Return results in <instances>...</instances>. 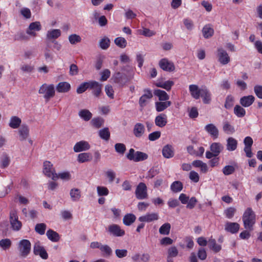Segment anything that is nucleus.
Listing matches in <instances>:
<instances>
[{
    "label": "nucleus",
    "instance_id": "f257e3e1",
    "mask_svg": "<svg viewBox=\"0 0 262 262\" xmlns=\"http://www.w3.org/2000/svg\"><path fill=\"white\" fill-rule=\"evenodd\" d=\"M242 221L244 228L250 231L253 230L256 222V214L250 207L247 208L242 216Z\"/></svg>",
    "mask_w": 262,
    "mask_h": 262
},
{
    "label": "nucleus",
    "instance_id": "f03ea898",
    "mask_svg": "<svg viewBox=\"0 0 262 262\" xmlns=\"http://www.w3.org/2000/svg\"><path fill=\"white\" fill-rule=\"evenodd\" d=\"M189 90L193 98H209L210 97V93L205 86L199 88L197 85L191 84L189 86Z\"/></svg>",
    "mask_w": 262,
    "mask_h": 262
},
{
    "label": "nucleus",
    "instance_id": "7ed1b4c3",
    "mask_svg": "<svg viewBox=\"0 0 262 262\" xmlns=\"http://www.w3.org/2000/svg\"><path fill=\"white\" fill-rule=\"evenodd\" d=\"M31 248V244L29 240L22 239L19 241L18 245V250L20 256L27 257L30 252Z\"/></svg>",
    "mask_w": 262,
    "mask_h": 262
},
{
    "label": "nucleus",
    "instance_id": "20e7f679",
    "mask_svg": "<svg viewBox=\"0 0 262 262\" xmlns=\"http://www.w3.org/2000/svg\"><path fill=\"white\" fill-rule=\"evenodd\" d=\"M43 172L47 177L53 180L58 179L57 174L55 172L53 164L49 161H47L43 163Z\"/></svg>",
    "mask_w": 262,
    "mask_h": 262
},
{
    "label": "nucleus",
    "instance_id": "39448f33",
    "mask_svg": "<svg viewBox=\"0 0 262 262\" xmlns=\"http://www.w3.org/2000/svg\"><path fill=\"white\" fill-rule=\"evenodd\" d=\"M39 93L44 94L45 98L53 97L55 95L54 85L52 84L48 85L45 83L40 86Z\"/></svg>",
    "mask_w": 262,
    "mask_h": 262
},
{
    "label": "nucleus",
    "instance_id": "423d86ee",
    "mask_svg": "<svg viewBox=\"0 0 262 262\" xmlns=\"http://www.w3.org/2000/svg\"><path fill=\"white\" fill-rule=\"evenodd\" d=\"M135 194L137 199L139 200H143L147 198V189L145 183H140L135 190Z\"/></svg>",
    "mask_w": 262,
    "mask_h": 262
},
{
    "label": "nucleus",
    "instance_id": "0eeeda50",
    "mask_svg": "<svg viewBox=\"0 0 262 262\" xmlns=\"http://www.w3.org/2000/svg\"><path fill=\"white\" fill-rule=\"evenodd\" d=\"M88 82V89L92 91V93L96 97L100 96L101 92L102 84L96 81H89Z\"/></svg>",
    "mask_w": 262,
    "mask_h": 262
},
{
    "label": "nucleus",
    "instance_id": "6e6552de",
    "mask_svg": "<svg viewBox=\"0 0 262 262\" xmlns=\"http://www.w3.org/2000/svg\"><path fill=\"white\" fill-rule=\"evenodd\" d=\"M217 56L218 61L223 65L228 64L230 61V57L227 52L222 48L217 49Z\"/></svg>",
    "mask_w": 262,
    "mask_h": 262
},
{
    "label": "nucleus",
    "instance_id": "1a4fd4ad",
    "mask_svg": "<svg viewBox=\"0 0 262 262\" xmlns=\"http://www.w3.org/2000/svg\"><path fill=\"white\" fill-rule=\"evenodd\" d=\"M33 253L35 255H39L43 259H47L48 258V254L46 250L43 247L40 245L39 242H37L34 244Z\"/></svg>",
    "mask_w": 262,
    "mask_h": 262
},
{
    "label": "nucleus",
    "instance_id": "9d476101",
    "mask_svg": "<svg viewBox=\"0 0 262 262\" xmlns=\"http://www.w3.org/2000/svg\"><path fill=\"white\" fill-rule=\"evenodd\" d=\"M10 222L13 230L18 231L21 228V223L18 221V216L15 211L11 212L10 214Z\"/></svg>",
    "mask_w": 262,
    "mask_h": 262
},
{
    "label": "nucleus",
    "instance_id": "9b49d317",
    "mask_svg": "<svg viewBox=\"0 0 262 262\" xmlns=\"http://www.w3.org/2000/svg\"><path fill=\"white\" fill-rule=\"evenodd\" d=\"M159 65L163 70L167 72H172L175 70V67L173 63L166 58L161 59L159 61Z\"/></svg>",
    "mask_w": 262,
    "mask_h": 262
},
{
    "label": "nucleus",
    "instance_id": "f8f14e48",
    "mask_svg": "<svg viewBox=\"0 0 262 262\" xmlns=\"http://www.w3.org/2000/svg\"><path fill=\"white\" fill-rule=\"evenodd\" d=\"M91 148L90 144L86 141H80L77 142L73 147L75 152H79L89 150Z\"/></svg>",
    "mask_w": 262,
    "mask_h": 262
},
{
    "label": "nucleus",
    "instance_id": "ddd939ff",
    "mask_svg": "<svg viewBox=\"0 0 262 262\" xmlns=\"http://www.w3.org/2000/svg\"><path fill=\"white\" fill-rule=\"evenodd\" d=\"M108 231L110 234L115 236H122L125 234L124 231L116 224L110 225L108 227Z\"/></svg>",
    "mask_w": 262,
    "mask_h": 262
},
{
    "label": "nucleus",
    "instance_id": "4468645a",
    "mask_svg": "<svg viewBox=\"0 0 262 262\" xmlns=\"http://www.w3.org/2000/svg\"><path fill=\"white\" fill-rule=\"evenodd\" d=\"M41 29V26L40 22L35 21L31 23L26 31V33L30 35L35 36L36 33L35 31H39Z\"/></svg>",
    "mask_w": 262,
    "mask_h": 262
},
{
    "label": "nucleus",
    "instance_id": "2eb2a0df",
    "mask_svg": "<svg viewBox=\"0 0 262 262\" xmlns=\"http://www.w3.org/2000/svg\"><path fill=\"white\" fill-rule=\"evenodd\" d=\"M159 219L157 213H148L139 217L138 220L141 222H151Z\"/></svg>",
    "mask_w": 262,
    "mask_h": 262
},
{
    "label": "nucleus",
    "instance_id": "dca6fc26",
    "mask_svg": "<svg viewBox=\"0 0 262 262\" xmlns=\"http://www.w3.org/2000/svg\"><path fill=\"white\" fill-rule=\"evenodd\" d=\"M18 132L20 141L26 140L29 136V128L26 124H22Z\"/></svg>",
    "mask_w": 262,
    "mask_h": 262
},
{
    "label": "nucleus",
    "instance_id": "f3484780",
    "mask_svg": "<svg viewBox=\"0 0 262 262\" xmlns=\"http://www.w3.org/2000/svg\"><path fill=\"white\" fill-rule=\"evenodd\" d=\"M239 227V224L237 223L227 222L225 225V230L228 232L234 234L238 232Z\"/></svg>",
    "mask_w": 262,
    "mask_h": 262
},
{
    "label": "nucleus",
    "instance_id": "a211bd4d",
    "mask_svg": "<svg viewBox=\"0 0 262 262\" xmlns=\"http://www.w3.org/2000/svg\"><path fill=\"white\" fill-rule=\"evenodd\" d=\"M174 155V148L171 145L167 144L163 147L162 155L165 158H171Z\"/></svg>",
    "mask_w": 262,
    "mask_h": 262
},
{
    "label": "nucleus",
    "instance_id": "6ab92c4d",
    "mask_svg": "<svg viewBox=\"0 0 262 262\" xmlns=\"http://www.w3.org/2000/svg\"><path fill=\"white\" fill-rule=\"evenodd\" d=\"M205 130L213 138L216 139L219 136V130L213 124L206 125L205 126Z\"/></svg>",
    "mask_w": 262,
    "mask_h": 262
},
{
    "label": "nucleus",
    "instance_id": "aec40b11",
    "mask_svg": "<svg viewBox=\"0 0 262 262\" xmlns=\"http://www.w3.org/2000/svg\"><path fill=\"white\" fill-rule=\"evenodd\" d=\"M145 132L144 125L141 123H136L133 128V134L137 138L141 137Z\"/></svg>",
    "mask_w": 262,
    "mask_h": 262
},
{
    "label": "nucleus",
    "instance_id": "412c9836",
    "mask_svg": "<svg viewBox=\"0 0 262 262\" xmlns=\"http://www.w3.org/2000/svg\"><path fill=\"white\" fill-rule=\"evenodd\" d=\"M113 78L115 82L120 85H123L126 82L125 75L120 72H115L113 75Z\"/></svg>",
    "mask_w": 262,
    "mask_h": 262
},
{
    "label": "nucleus",
    "instance_id": "4be33fe9",
    "mask_svg": "<svg viewBox=\"0 0 262 262\" xmlns=\"http://www.w3.org/2000/svg\"><path fill=\"white\" fill-rule=\"evenodd\" d=\"M70 195L72 201L77 202L81 197V191L77 188H72L70 191Z\"/></svg>",
    "mask_w": 262,
    "mask_h": 262
},
{
    "label": "nucleus",
    "instance_id": "5701e85b",
    "mask_svg": "<svg viewBox=\"0 0 262 262\" xmlns=\"http://www.w3.org/2000/svg\"><path fill=\"white\" fill-rule=\"evenodd\" d=\"M167 123V117L164 114H160L155 118V124L157 126L163 127L166 125Z\"/></svg>",
    "mask_w": 262,
    "mask_h": 262
},
{
    "label": "nucleus",
    "instance_id": "b1692460",
    "mask_svg": "<svg viewBox=\"0 0 262 262\" xmlns=\"http://www.w3.org/2000/svg\"><path fill=\"white\" fill-rule=\"evenodd\" d=\"M56 90L59 93H67L71 89V85L67 82H60L56 86Z\"/></svg>",
    "mask_w": 262,
    "mask_h": 262
},
{
    "label": "nucleus",
    "instance_id": "393cba45",
    "mask_svg": "<svg viewBox=\"0 0 262 262\" xmlns=\"http://www.w3.org/2000/svg\"><path fill=\"white\" fill-rule=\"evenodd\" d=\"M61 35V31L59 29H52L48 31L47 39L55 40Z\"/></svg>",
    "mask_w": 262,
    "mask_h": 262
},
{
    "label": "nucleus",
    "instance_id": "a878e982",
    "mask_svg": "<svg viewBox=\"0 0 262 262\" xmlns=\"http://www.w3.org/2000/svg\"><path fill=\"white\" fill-rule=\"evenodd\" d=\"M160 100H162L161 101H158L156 102V110L158 112H162L164 111L165 109L167 108L171 104V102L169 101H164L167 99H160Z\"/></svg>",
    "mask_w": 262,
    "mask_h": 262
},
{
    "label": "nucleus",
    "instance_id": "bb28decb",
    "mask_svg": "<svg viewBox=\"0 0 262 262\" xmlns=\"http://www.w3.org/2000/svg\"><path fill=\"white\" fill-rule=\"evenodd\" d=\"M237 141L233 137H229L227 140L226 148L228 151H234L237 148Z\"/></svg>",
    "mask_w": 262,
    "mask_h": 262
},
{
    "label": "nucleus",
    "instance_id": "cd10ccee",
    "mask_svg": "<svg viewBox=\"0 0 262 262\" xmlns=\"http://www.w3.org/2000/svg\"><path fill=\"white\" fill-rule=\"evenodd\" d=\"M208 243L209 248L215 253L219 252L222 249L221 246L217 244L215 239L212 237L208 240Z\"/></svg>",
    "mask_w": 262,
    "mask_h": 262
},
{
    "label": "nucleus",
    "instance_id": "c85d7f7f",
    "mask_svg": "<svg viewBox=\"0 0 262 262\" xmlns=\"http://www.w3.org/2000/svg\"><path fill=\"white\" fill-rule=\"evenodd\" d=\"M92 159V156L89 152H82L77 156V161L79 163H82L90 161Z\"/></svg>",
    "mask_w": 262,
    "mask_h": 262
},
{
    "label": "nucleus",
    "instance_id": "c756f323",
    "mask_svg": "<svg viewBox=\"0 0 262 262\" xmlns=\"http://www.w3.org/2000/svg\"><path fill=\"white\" fill-rule=\"evenodd\" d=\"M21 123V120L20 118L17 116H12L10 119L9 125L11 128L16 129L18 128Z\"/></svg>",
    "mask_w": 262,
    "mask_h": 262
},
{
    "label": "nucleus",
    "instance_id": "7c9ffc66",
    "mask_svg": "<svg viewBox=\"0 0 262 262\" xmlns=\"http://www.w3.org/2000/svg\"><path fill=\"white\" fill-rule=\"evenodd\" d=\"M210 151L214 152L217 156L223 150L224 147L222 144L219 142H214L211 144Z\"/></svg>",
    "mask_w": 262,
    "mask_h": 262
},
{
    "label": "nucleus",
    "instance_id": "2f4dec72",
    "mask_svg": "<svg viewBox=\"0 0 262 262\" xmlns=\"http://www.w3.org/2000/svg\"><path fill=\"white\" fill-rule=\"evenodd\" d=\"M202 33L203 36L205 38H208L213 35L214 30L210 25H207L203 27L202 29Z\"/></svg>",
    "mask_w": 262,
    "mask_h": 262
},
{
    "label": "nucleus",
    "instance_id": "473e14b6",
    "mask_svg": "<svg viewBox=\"0 0 262 262\" xmlns=\"http://www.w3.org/2000/svg\"><path fill=\"white\" fill-rule=\"evenodd\" d=\"M136 216L132 213H128L124 215L123 219V222L126 226H129L136 220Z\"/></svg>",
    "mask_w": 262,
    "mask_h": 262
},
{
    "label": "nucleus",
    "instance_id": "72a5a7b5",
    "mask_svg": "<svg viewBox=\"0 0 262 262\" xmlns=\"http://www.w3.org/2000/svg\"><path fill=\"white\" fill-rule=\"evenodd\" d=\"M46 235L48 238L53 242H58L60 238L58 233L52 229L48 230L46 233Z\"/></svg>",
    "mask_w": 262,
    "mask_h": 262
},
{
    "label": "nucleus",
    "instance_id": "f704fd0d",
    "mask_svg": "<svg viewBox=\"0 0 262 262\" xmlns=\"http://www.w3.org/2000/svg\"><path fill=\"white\" fill-rule=\"evenodd\" d=\"M223 131L227 134L231 135L235 132V129L228 122L225 121L223 123Z\"/></svg>",
    "mask_w": 262,
    "mask_h": 262
},
{
    "label": "nucleus",
    "instance_id": "c9c22d12",
    "mask_svg": "<svg viewBox=\"0 0 262 262\" xmlns=\"http://www.w3.org/2000/svg\"><path fill=\"white\" fill-rule=\"evenodd\" d=\"M79 116L84 121H88L92 117V113L88 110H82L79 112Z\"/></svg>",
    "mask_w": 262,
    "mask_h": 262
},
{
    "label": "nucleus",
    "instance_id": "e433bc0d",
    "mask_svg": "<svg viewBox=\"0 0 262 262\" xmlns=\"http://www.w3.org/2000/svg\"><path fill=\"white\" fill-rule=\"evenodd\" d=\"M100 137L104 140L107 141L110 138V133L108 128L105 127L99 131Z\"/></svg>",
    "mask_w": 262,
    "mask_h": 262
},
{
    "label": "nucleus",
    "instance_id": "4c0bfd02",
    "mask_svg": "<svg viewBox=\"0 0 262 262\" xmlns=\"http://www.w3.org/2000/svg\"><path fill=\"white\" fill-rule=\"evenodd\" d=\"M171 189L174 192L181 191L183 189V184L181 182L177 181L173 182L171 185Z\"/></svg>",
    "mask_w": 262,
    "mask_h": 262
},
{
    "label": "nucleus",
    "instance_id": "58836bf2",
    "mask_svg": "<svg viewBox=\"0 0 262 262\" xmlns=\"http://www.w3.org/2000/svg\"><path fill=\"white\" fill-rule=\"evenodd\" d=\"M171 226L169 223H165L159 228V233L162 235H168L170 232Z\"/></svg>",
    "mask_w": 262,
    "mask_h": 262
},
{
    "label": "nucleus",
    "instance_id": "ea45409f",
    "mask_svg": "<svg viewBox=\"0 0 262 262\" xmlns=\"http://www.w3.org/2000/svg\"><path fill=\"white\" fill-rule=\"evenodd\" d=\"M10 163V159L8 155L6 154H4L2 156L1 163V167L5 168L7 167Z\"/></svg>",
    "mask_w": 262,
    "mask_h": 262
},
{
    "label": "nucleus",
    "instance_id": "a19ab883",
    "mask_svg": "<svg viewBox=\"0 0 262 262\" xmlns=\"http://www.w3.org/2000/svg\"><path fill=\"white\" fill-rule=\"evenodd\" d=\"M115 43L121 48H124L127 46V41L122 37H118L114 40Z\"/></svg>",
    "mask_w": 262,
    "mask_h": 262
},
{
    "label": "nucleus",
    "instance_id": "79ce46f5",
    "mask_svg": "<svg viewBox=\"0 0 262 262\" xmlns=\"http://www.w3.org/2000/svg\"><path fill=\"white\" fill-rule=\"evenodd\" d=\"M100 250L104 256H110L112 254V249L107 245H102Z\"/></svg>",
    "mask_w": 262,
    "mask_h": 262
},
{
    "label": "nucleus",
    "instance_id": "37998d69",
    "mask_svg": "<svg viewBox=\"0 0 262 262\" xmlns=\"http://www.w3.org/2000/svg\"><path fill=\"white\" fill-rule=\"evenodd\" d=\"M110 45V40L107 37H104L99 41V47L103 50H106Z\"/></svg>",
    "mask_w": 262,
    "mask_h": 262
},
{
    "label": "nucleus",
    "instance_id": "c03bdc74",
    "mask_svg": "<svg viewBox=\"0 0 262 262\" xmlns=\"http://www.w3.org/2000/svg\"><path fill=\"white\" fill-rule=\"evenodd\" d=\"M91 123L93 126L98 128L103 125L104 123V120L102 118L100 117L93 118L91 120Z\"/></svg>",
    "mask_w": 262,
    "mask_h": 262
},
{
    "label": "nucleus",
    "instance_id": "a18cd8bd",
    "mask_svg": "<svg viewBox=\"0 0 262 262\" xmlns=\"http://www.w3.org/2000/svg\"><path fill=\"white\" fill-rule=\"evenodd\" d=\"M11 245L12 242L9 238L2 239L0 241V247L4 250L8 249Z\"/></svg>",
    "mask_w": 262,
    "mask_h": 262
},
{
    "label": "nucleus",
    "instance_id": "49530a36",
    "mask_svg": "<svg viewBox=\"0 0 262 262\" xmlns=\"http://www.w3.org/2000/svg\"><path fill=\"white\" fill-rule=\"evenodd\" d=\"M147 158L148 156L146 154L141 151H137L136 152L135 159L134 161L139 162L141 161H143L147 159Z\"/></svg>",
    "mask_w": 262,
    "mask_h": 262
},
{
    "label": "nucleus",
    "instance_id": "de8ad7c7",
    "mask_svg": "<svg viewBox=\"0 0 262 262\" xmlns=\"http://www.w3.org/2000/svg\"><path fill=\"white\" fill-rule=\"evenodd\" d=\"M46 229V225L45 223L37 224L35 227V231L40 235L45 234Z\"/></svg>",
    "mask_w": 262,
    "mask_h": 262
},
{
    "label": "nucleus",
    "instance_id": "09e8293b",
    "mask_svg": "<svg viewBox=\"0 0 262 262\" xmlns=\"http://www.w3.org/2000/svg\"><path fill=\"white\" fill-rule=\"evenodd\" d=\"M236 211V209L234 207H230L225 210L224 213L227 218L230 219L234 216Z\"/></svg>",
    "mask_w": 262,
    "mask_h": 262
},
{
    "label": "nucleus",
    "instance_id": "8fccbe9b",
    "mask_svg": "<svg viewBox=\"0 0 262 262\" xmlns=\"http://www.w3.org/2000/svg\"><path fill=\"white\" fill-rule=\"evenodd\" d=\"M235 114L238 117H242L245 115V110L238 105H236L234 109Z\"/></svg>",
    "mask_w": 262,
    "mask_h": 262
},
{
    "label": "nucleus",
    "instance_id": "3c124183",
    "mask_svg": "<svg viewBox=\"0 0 262 262\" xmlns=\"http://www.w3.org/2000/svg\"><path fill=\"white\" fill-rule=\"evenodd\" d=\"M69 40L71 44L74 45L80 42L81 40V38L79 35L73 34L69 36Z\"/></svg>",
    "mask_w": 262,
    "mask_h": 262
},
{
    "label": "nucleus",
    "instance_id": "603ef678",
    "mask_svg": "<svg viewBox=\"0 0 262 262\" xmlns=\"http://www.w3.org/2000/svg\"><path fill=\"white\" fill-rule=\"evenodd\" d=\"M115 149L117 152L123 154L126 150V147L123 143H116L115 145Z\"/></svg>",
    "mask_w": 262,
    "mask_h": 262
},
{
    "label": "nucleus",
    "instance_id": "864d4df0",
    "mask_svg": "<svg viewBox=\"0 0 262 262\" xmlns=\"http://www.w3.org/2000/svg\"><path fill=\"white\" fill-rule=\"evenodd\" d=\"M235 171L234 167L232 165H226L222 170L223 173L226 175L228 176L233 173Z\"/></svg>",
    "mask_w": 262,
    "mask_h": 262
},
{
    "label": "nucleus",
    "instance_id": "5fc2aeb1",
    "mask_svg": "<svg viewBox=\"0 0 262 262\" xmlns=\"http://www.w3.org/2000/svg\"><path fill=\"white\" fill-rule=\"evenodd\" d=\"M97 190L98 195H107L108 194V189L103 186H98L97 187Z\"/></svg>",
    "mask_w": 262,
    "mask_h": 262
},
{
    "label": "nucleus",
    "instance_id": "6e6d98bb",
    "mask_svg": "<svg viewBox=\"0 0 262 262\" xmlns=\"http://www.w3.org/2000/svg\"><path fill=\"white\" fill-rule=\"evenodd\" d=\"M57 176L58 178H59L60 179L65 181H69L71 178V175L68 171L59 173L57 174Z\"/></svg>",
    "mask_w": 262,
    "mask_h": 262
},
{
    "label": "nucleus",
    "instance_id": "4d7b16f0",
    "mask_svg": "<svg viewBox=\"0 0 262 262\" xmlns=\"http://www.w3.org/2000/svg\"><path fill=\"white\" fill-rule=\"evenodd\" d=\"M155 96L159 97V98H168V96L167 93L163 90H156L154 91Z\"/></svg>",
    "mask_w": 262,
    "mask_h": 262
},
{
    "label": "nucleus",
    "instance_id": "13d9d810",
    "mask_svg": "<svg viewBox=\"0 0 262 262\" xmlns=\"http://www.w3.org/2000/svg\"><path fill=\"white\" fill-rule=\"evenodd\" d=\"M168 256L175 257L178 255V250L175 246H172L168 249Z\"/></svg>",
    "mask_w": 262,
    "mask_h": 262
},
{
    "label": "nucleus",
    "instance_id": "bf43d9fd",
    "mask_svg": "<svg viewBox=\"0 0 262 262\" xmlns=\"http://www.w3.org/2000/svg\"><path fill=\"white\" fill-rule=\"evenodd\" d=\"M173 84V82L172 81L168 80L162 83L158 84V86L162 88L166 89L168 91L171 89V87Z\"/></svg>",
    "mask_w": 262,
    "mask_h": 262
},
{
    "label": "nucleus",
    "instance_id": "052dcab7",
    "mask_svg": "<svg viewBox=\"0 0 262 262\" xmlns=\"http://www.w3.org/2000/svg\"><path fill=\"white\" fill-rule=\"evenodd\" d=\"M189 177V179L194 183L198 182L200 180L199 174L194 171H191L190 172Z\"/></svg>",
    "mask_w": 262,
    "mask_h": 262
},
{
    "label": "nucleus",
    "instance_id": "680f3d73",
    "mask_svg": "<svg viewBox=\"0 0 262 262\" xmlns=\"http://www.w3.org/2000/svg\"><path fill=\"white\" fill-rule=\"evenodd\" d=\"M88 90V82H84L81 83L77 88L76 92L78 94H81Z\"/></svg>",
    "mask_w": 262,
    "mask_h": 262
},
{
    "label": "nucleus",
    "instance_id": "e2e57ef3",
    "mask_svg": "<svg viewBox=\"0 0 262 262\" xmlns=\"http://www.w3.org/2000/svg\"><path fill=\"white\" fill-rule=\"evenodd\" d=\"M111 72L108 69L103 70L101 73V78L100 80L102 81H106L110 76Z\"/></svg>",
    "mask_w": 262,
    "mask_h": 262
},
{
    "label": "nucleus",
    "instance_id": "0e129e2a",
    "mask_svg": "<svg viewBox=\"0 0 262 262\" xmlns=\"http://www.w3.org/2000/svg\"><path fill=\"white\" fill-rule=\"evenodd\" d=\"M197 202L198 201L195 197L191 198L187 203L186 207L189 209H193L195 207Z\"/></svg>",
    "mask_w": 262,
    "mask_h": 262
},
{
    "label": "nucleus",
    "instance_id": "69168bd1",
    "mask_svg": "<svg viewBox=\"0 0 262 262\" xmlns=\"http://www.w3.org/2000/svg\"><path fill=\"white\" fill-rule=\"evenodd\" d=\"M115 254L118 258H123L127 255V251L126 249H116Z\"/></svg>",
    "mask_w": 262,
    "mask_h": 262
},
{
    "label": "nucleus",
    "instance_id": "338daca9",
    "mask_svg": "<svg viewBox=\"0 0 262 262\" xmlns=\"http://www.w3.org/2000/svg\"><path fill=\"white\" fill-rule=\"evenodd\" d=\"M161 136V132L159 131L154 132L148 135V139L150 141H155L159 139Z\"/></svg>",
    "mask_w": 262,
    "mask_h": 262
},
{
    "label": "nucleus",
    "instance_id": "774afa93",
    "mask_svg": "<svg viewBox=\"0 0 262 262\" xmlns=\"http://www.w3.org/2000/svg\"><path fill=\"white\" fill-rule=\"evenodd\" d=\"M141 34L146 37H151L156 34V32L149 29L144 28Z\"/></svg>",
    "mask_w": 262,
    "mask_h": 262
}]
</instances>
